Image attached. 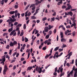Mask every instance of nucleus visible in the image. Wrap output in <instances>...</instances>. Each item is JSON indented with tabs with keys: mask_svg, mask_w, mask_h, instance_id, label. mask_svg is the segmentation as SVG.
Segmentation results:
<instances>
[{
	"mask_svg": "<svg viewBox=\"0 0 77 77\" xmlns=\"http://www.w3.org/2000/svg\"><path fill=\"white\" fill-rule=\"evenodd\" d=\"M35 5V4L31 5L29 8H32V7H34V6Z\"/></svg>",
	"mask_w": 77,
	"mask_h": 77,
	"instance_id": "nucleus-19",
	"label": "nucleus"
},
{
	"mask_svg": "<svg viewBox=\"0 0 77 77\" xmlns=\"http://www.w3.org/2000/svg\"><path fill=\"white\" fill-rule=\"evenodd\" d=\"M53 16H55L56 15V12H54V14H52Z\"/></svg>",
	"mask_w": 77,
	"mask_h": 77,
	"instance_id": "nucleus-52",
	"label": "nucleus"
},
{
	"mask_svg": "<svg viewBox=\"0 0 77 77\" xmlns=\"http://www.w3.org/2000/svg\"><path fill=\"white\" fill-rule=\"evenodd\" d=\"M47 49V46H46L45 47H44L42 48V50H45Z\"/></svg>",
	"mask_w": 77,
	"mask_h": 77,
	"instance_id": "nucleus-24",
	"label": "nucleus"
},
{
	"mask_svg": "<svg viewBox=\"0 0 77 77\" xmlns=\"http://www.w3.org/2000/svg\"><path fill=\"white\" fill-rule=\"evenodd\" d=\"M67 13L68 14H69V15L70 16H72V15H73L72 12H67Z\"/></svg>",
	"mask_w": 77,
	"mask_h": 77,
	"instance_id": "nucleus-8",
	"label": "nucleus"
},
{
	"mask_svg": "<svg viewBox=\"0 0 77 77\" xmlns=\"http://www.w3.org/2000/svg\"><path fill=\"white\" fill-rule=\"evenodd\" d=\"M31 15V13L30 12H29L28 13V17H30V15Z\"/></svg>",
	"mask_w": 77,
	"mask_h": 77,
	"instance_id": "nucleus-49",
	"label": "nucleus"
},
{
	"mask_svg": "<svg viewBox=\"0 0 77 77\" xmlns=\"http://www.w3.org/2000/svg\"><path fill=\"white\" fill-rule=\"evenodd\" d=\"M12 50H10L9 54H10V55H11V54H12V53H12Z\"/></svg>",
	"mask_w": 77,
	"mask_h": 77,
	"instance_id": "nucleus-58",
	"label": "nucleus"
},
{
	"mask_svg": "<svg viewBox=\"0 0 77 77\" xmlns=\"http://www.w3.org/2000/svg\"><path fill=\"white\" fill-rule=\"evenodd\" d=\"M54 75L55 76H56V75H57V72H54Z\"/></svg>",
	"mask_w": 77,
	"mask_h": 77,
	"instance_id": "nucleus-53",
	"label": "nucleus"
},
{
	"mask_svg": "<svg viewBox=\"0 0 77 77\" xmlns=\"http://www.w3.org/2000/svg\"><path fill=\"white\" fill-rule=\"evenodd\" d=\"M48 26L49 27V30H50V29H52V28H53V27H54V26H51V25H48Z\"/></svg>",
	"mask_w": 77,
	"mask_h": 77,
	"instance_id": "nucleus-10",
	"label": "nucleus"
},
{
	"mask_svg": "<svg viewBox=\"0 0 77 77\" xmlns=\"http://www.w3.org/2000/svg\"><path fill=\"white\" fill-rule=\"evenodd\" d=\"M50 36L49 35H48L46 36V39H48V38H49Z\"/></svg>",
	"mask_w": 77,
	"mask_h": 77,
	"instance_id": "nucleus-29",
	"label": "nucleus"
},
{
	"mask_svg": "<svg viewBox=\"0 0 77 77\" xmlns=\"http://www.w3.org/2000/svg\"><path fill=\"white\" fill-rule=\"evenodd\" d=\"M39 69V68H38V66H36V71H38Z\"/></svg>",
	"mask_w": 77,
	"mask_h": 77,
	"instance_id": "nucleus-25",
	"label": "nucleus"
},
{
	"mask_svg": "<svg viewBox=\"0 0 77 77\" xmlns=\"http://www.w3.org/2000/svg\"><path fill=\"white\" fill-rule=\"evenodd\" d=\"M66 28H67V29H70V28H71V26L69 25H68V26H66Z\"/></svg>",
	"mask_w": 77,
	"mask_h": 77,
	"instance_id": "nucleus-35",
	"label": "nucleus"
},
{
	"mask_svg": "<svg viewBox=\"0 0 77 77\" xmlns=\"http://www.w3.org/2000/svg\"><path fill=\"white\" fill-rule=\"evenodd\" d=\"M48 40H46L44 42V44H47V43H48Z\"/></svg>",
	"mask_w": 77,
	"mask_h": 77,
	"instance_id": "nucleus-45",
	"label": "nucleus"
},
{
	"mask_svg": "<svg viewBox=\"0 0 77 77\" xmlns=\"http://www.w3.org/2000/svg\"><path fill=\"white\" fill-rule=\"evenodd\" d=\"M60 35H61V38H63V32H61L60 33Z\"/></svg>",
	"mask_w": 77,
	"mask_h": 77,
	"instance_id": "nucleus-15",
	"label": "nucleus"
},
{
	"mask_svg": "<svg viewBox=\"0 0 77 77\" xmlns=\"http://www.w3.org/2000/svg\"><path fill=\"white\" fill-rule=\"evenodd\" d=\"M18 33L17 34L18 35H20V30H18L17 31Z\"/></svg>",
	"mask_w": 77,
	"mask_h": 77,
	"instance_id": "nucleus-43",
	"label": "nucleus"
},
{
	"mask_svg": "<svg viewBox=\"0 0 77 77\" xmlns=\"http://www.w3.org/2000/svg\"><path fill=\"white\" fill-rule=\"evenodd\" d=\"M12 30H13V27H11V29H9L8 31L9 32H10L11 31H12Z\"/></svg>",
	"mask_w": 77,
	"mask_h": 77,
	"instance_id": "nucleus-14",
	"label": "nucleus"
},
{
	"mask_svg": "<svg viewBox=\"0 0 77 77\" xmlns=\"http://www.w3.org/2000/svg\"><path fill=\"white\" fill-rule=\"evenodd\" d=\"M72 7L71 6V5H69L67 6V8H66V11H67L68 10H69L70 9H72Z\"/></svg>",
	"mask_w": 77,
	"mask_h": 77,
	"instance_id": "nucleus-4",
	"label": "nucleus"
},
{
	"mask_svg": "<svg viewBox=\"0 0 77 77\" xmlns=\"http://www.w3.org/2000/svg\"><path fill=\"white\" fill-rule=\"evenodd\" d=\"M52 34V31H50L49 32V35H51Z\"/></svg>",
	"mask_w": 77,
	"mask_h": 77,
	"instance_id": "nucleus-36",
	"label": "nucleus"
},
{
	"mask_svg": "<svg viewBox=\"0 0 77 77\" xmlns=\"http://www.w3.org/2000/svg\"><path fill=\"white\" fill-rule=\"evenodd\" d=\"M72 33V36H75V31L73 32Z\"/></svg>",
	"mask_w": 77,
	"mask_h": 77,
	"instance_id": "nucleus-48",
	"label": "nucleus"
},
{
	"mask_svg": "<svg viewBox=\"0 0 77 77\" xmlns=\"http://www.w3.org/2000/svg\"><path fill=\"white\" fill-rule=\"evenodd\" d=\"M30 5L29 4L26 8L25 9L26 10H27V9H28V8L30 6Z\"/></svg>",
	"mask_w": 77,
	"mask_h": 77,
	"instance_id": "nucleus-31",
	"label": "nucleus"
},
{
	"mask_svg": "<svg viewBox=\"0 0 77 77\" xmlns=\"http://www.w3.org/2000/svg\"><path fill=\"white\" fill-rule=\"evenodd\" d=\"M30 49H27L26 51V53H30Z\"/></svg>",
	"mask_w": 77,
	"mask_h": 77,
	"instance_id": "nucleus-39",
	"label": "nucleus"
},
{
	"mask_svg": "<svg viewBox=\"0 0 77 77\" xmlns=\"http://www.w3.org/2000/svg\"><path fill=\"white\" fill-rule=\"evenodd\" d=\"M37 71H38V72L39 74H41V73L42 72V68H40V70Z\"/></svg>",
	"mask_w": 77,
	"mask_h": 77,
	"instance_id": "nucleus-13",
	"label": "nucleus"
},
{
	"mask_svg": "<svg viewBox=\"0 0 77 77\" xmlns=\"http://www.w3.org/2000/svg\"><path fill=\"white\" fill-rule=\"evenodd\" d=\"M63 48H62V49L60 48L59 49V51L60 52L61 51H63Z\"/></svg>",
	"mask_w": 77,
	"mask_h": 77,
	"instance_id": "nucleus-28",
	"label": "nucleus"
},
{
	"mask_svg": "<svg viewBox=\"0 0 77 77\" xmlns=\"http://www.w3.org/2000/svg\"><path fill=\"white\" fill-rule=\"evenodd\" d=\"M36 22L37 23H39L40 22V20H36Z\"/></svg>",
	"mask_w": 77,
	"mask_h": 77,
	"instance_id": "nucleus-63",
	"label": "nucleus"
},
{
	"mask_svg": "<svg viewBox=\"0 0 77 77\" xmlns=\"http://www.w3.org/2000/svg\"><path fill=\"white\" fill-rule=\"evenodd\" d=\"M23 29H26V24H24L23 25Z\"/></svg>",
	"mask_w": 77,
	"mask_h": 77,
	"instance_id": "nucleus-32",
	"label": "nucleus"
},
{
	"mask_svg": "<svg viewBox=\"0 0 77 77\" xmlns=\"http://www.w3.org/2000/svg\"><path fill=\"white\" fill-rule=\"evenodd\" d=\"M47 19V18L46 17H44L42 19V20L43 21H45V20H46Z\"/></svg>",
	"mask_w": 77,
	"mask_h": 77,
	"instance_id": "nucleus-33",
	"label": "nucleus"
},
{
	"mask_svg": "<svg viewBox=\"0 0 77 77\" xmlns=\"http://www.w3.org/2000/svg\"><path fill=\"white\" fill-rule=\"evenodd\" d=\"M36 43H37V45H39V40H38L37 42H36Z\"/></svg>",
	"mask_w": 77,
	"mask_h": 77,
	"instance_id": "nucleus-51",
	"label": "nucleus"
},
{
	"mask_svg": "<svg viewBox=\"0 0 77 77\" xmlns=\"http://www.w3.org/2000/svg\"><path fill=\"white\" fill-rule=\"evenodd\" d=\"M57 67H56L55 68V72H57Z\"/></svg>",
	"mask_w": 77,
	"mask_h": 77,
	"instance_id": "nucleus-56",
	"label": "nucleus"
},
{
	"mask_svg": "<svg viewBox=\"0 0 77 77\" xmlns=\"http://www.w3.org/2000/svg\"><path fill=\"white\" fill-rule=\"evenodd\" d=\"M21 26H22V24H21L19 23L18 24L17 27H21Z\"/></svg>",
	"mask_w": 77,
	"mask_h": 77,
	"instance_id": "nucleus-30",
	"label": "nucleus"
},
{
	"mask_svg": "<svg viewBox=\"0 0 77 77\" xmlns=\"http://www.w3.org/2000/svg\"><path fill=\"white\" fill-rule=\"evenodd\" d=\"M61 42H65L66 41V39L64 38H62L61 39Z\"/></svg>",
	"mask_w": 77,
	"mask_h": 77,
	"instance_id": "nucleus-16",
	"label": "nucleus"
},
{
	"mask_svg": "<svg viewBox=\"0 0 77 77\" xmlns=\"http://www.w3.org/2000/svg\"><path fill=\"white\" fill-rule=\"evenodd\" d=\"M9 68H8V66L6 65H5L4 66V69L3 71V74L4 75L6 74V72L8 70Z\"/></svg>",
	"mask_w": 77,
	"mask_h": 77,
	"instance_id": "nucleus-1",
	"label": "nucleus"
},
{
	"mask_svg": "<svg viewBox=\"0 0 77 77\" xmlns=\"http://www.w3.org/2000/svg\"><path fill=\"white\" fill-rule=\"evenodd\" d=\"M63 25H60V26H59V29H60V28H61V27H62V28H63Z\"/></svg>",
	"mask_w": 77,
	"mask_h": 77,
	"instance_id": "nucleus-40",
	"label": "nucleus"
},
{
	"mask_svg": "<svg viewBox=\"0 0 77 77\" xmlns=\"http://www.w3.org/2000/svg\"><path fill=\"white\" fill-rule=\"evenodd\" d=\"M14 13H15V12L14 11H10L9 12L10 14H11V15H13V14H14Z\"/></svg>",
	"mask_w": 77,
	"mask_h": 77,
	"instance_id": "nucleus-18",
	"label": "nucleus"
},
{
	"mask_svg": "<svg viewBox=\"0 0 77 77\" xmlns=\"http://www.w3.org/2000/svg\"><path fill=\"white\" fill-rule=\"evenodd\" d=\"M36 29H35L32 32V34H34V33H35V31H36Z\"/></svg>",
	"mask_w": 77,
	"mask_h": 77,
	"instance_id": "nucleus-42",
	"label": "nucleus"
},
{
	"mask_svg": "<svg viewBox=\"0 0 77 77\" xmlns=\"http://www.w3.org/2000/svg\"><path fill=\"white\" fill-rule=\"evenodd\" d=\"M9 47H10V46L9 45H7V46L5 47L6 48H7V49H9Z\"/></svg>",
	"mask_w": 77,
	"mask_h": 77,
	"instance_id": "nucleus-22",
	"label": "nucleus"
},
{
	"mask_svg": "<svg viewBox=\"0 0 77 77\" xmlns=\"http://www.w3.org/2000/svg\"><path fill=\"white\" fill-rule=\"evenodd\" d=\"M22 74L23 75H26V72H22Z\"/></svg>",
	"mask_w": 77,
	"mask_h": 77,
	"instance_id": "nucleus-60",
	"label": "nucleus"
},
{
	"mask_svg": "<svg viewBox=\"0 0 77 77\" xmlns=\"http://www.w3.org/2000/svg\"><path fill=\"white\" fill-rule=\"evenodd\" d=\"M20 60L21 61H23V60H25V59H24V58L22 57L21 58Z\"/></svg>",
	"mask_w": 77,
	"mask_h": 77,
	"instance_id": "nucleus-41",
	"label": "nucleus"
},
{
	"mask_svg": "<svg viewBox=\"0 0 77 77\" xmlns=\"http://www.w3.org/2000/svg\"><path fill=\"white\" fill-rule=\"evenodd\" d=\"M31 18L32 20H35L36 19V17L35 16H32L31 17Z\"/></svg>",
	"mask_w": 77,
	"mask_h": 77,
	"instance_id": "nucleus-17",
	"label": "nucleus"
},
{
	"mask_svg": "<svg viewBox=\"0 0 77 77\" xmlns=\"http://www.w3.org/2000/svg\"><path fill=\"white\" fill-rule=\"evenodd\" d=\"M59 47H56L54 49V51H57L59 49Z\"/></svg>",
	"mask_w": 77,
	"mask_h": 77,
	"instance_id": "nucleus-20",
	"label": "nucleus"
},
{
	"mask_svg": "<svg viewBox=\"0 0 77 77\" xmlns=\"http://www.w3.org/2000/svg\"><path fill=\"white\" fill-rule=\"evenodd\" d=\"M9 18H10V19H8V20H7V22L8 23H9L10 21H11V22H14V21H16V19L15 18L12 19L11 17H9Z\"/></svg>",
	"mask_w": 77,
	"mask_h": 77,
	"instance_id": "nucleus-2",
	"label": "nucleus"
},
{
	"mask_svg": "<svg viewBox=\"0 0 77 77\" xmlns=\"http://www.w3.org/2000/svg\"><path fill=\"white\" fill-rule=\"evenodd\" d=\"M64 66H66V61L65 60L64 61Z\"/></svg>",
	"mask_w": 77,
	"mask_h": 77,
	"instance_id": "nucleus-44",
	"label": "nucleus"
},
{
	"mask_svg": "<svg viewBox=\"0 0 77 77\" xmlns=\"http://www.w3.org/2000/svg\"><path fill=\"white\" fill-rule=\"evenodd\" d=\"M66 47V45L63 44L62 46V48H65Z\"/></svg>",
	"mask_w": 77,
	"mask_h": 77,
	"instance_id": "nucleus-50",
	"label": "nucleus"
},
{
	"mask_svg": "<svg viewBox=\"0 0 77 77\" xmlns=\"http://www.w3.org/2000/svg\"><path fill=\"white\" fill-rule=\"evenodd\" d=\"M17 52H15L13 54V56H15V55H16V54H17Z\"/></svg>",
	"mask_w": 77,
	"mask_h": 77,
	"instance_id": "nucleus-37",
	"label": "nucleus"
},
{
	"mask_svg": "<svg viewBox=\"0 0 77 77\" xmlns=\"http://www.w3.org/2000/svg\"><path fill=\"white\" fill-rule=\"evenodd\" d=\"M15 30H13L11 32V33L10 34V36H12V35H13V34H14V33H15Z\"/></svg>",
	"mask_w": 77,
	"mask_h": 77,
	"instance_id": "nucleus-7",
	"label": "nucleus"
},
{
	"mask_svg": "<svg viewBox=\"0 0 77 77\" xmlns=\"http://www.w3.org/2000/svg\"><path fill=\"white\" fill-rule=\"evenodd\" d=\"M18 7V5H14V8L15 9H17Z\"/></svg>",
	"mask_w": 77,
	"mask_h": 77,
	"instance_id": "nucleus-34",
	"label": "nucleus"
},
{
	"mask_svg": "<svg viewBox=\"0 0 77 77\" xmlns=\"http://www.w3.org/2000/svg\"><path fill=\"white\" fill-rule=\"evenodd\" d=\"M9 45L10 47H13L14 46V43L12 42H10Z\"/></svg>",
	"mask_w": 77,
	"mask_h": 77,
	"instance_id": "nucleus-12",
	"label": "nucleus"
},
{
	"mask_svg": "<svg viewBox=\"0 0 77 77\" xmlns=\"http://www.w3.org/2000/svg\"><path fill=\"white\" fill-rule=\"evenodd\" d=\"M60 72L61 73H62V72H63V68H61L60 69Z\"/></svg>",
	"mask_w": 77,
	"mask_h": 77,
	"instance_id": "nucleus-47",
	"label": "nucleus"
},
{
	"mask_svg": "<svg viewBox=\"0 0 77 77\" xmlns=\"http://www.w3.org/2000/svg\"><path fill=\"white\" fill-rule=\"evenodd\" d=\"M66 66H68L69 67V66H70V65H69V63H67L66 64Z\"/></svg>",
	"mask_w": 77,
	"mask_h": 77,
	"instance_id": "nucleus-61",
	"label": "nucleus"
},
{
	"mask_svg": "<svg viewBox=\"0 0 77 77\" xmlns=\"http://www.w3.org/2000/svg\"><path fill=\"white\" fill-rule=\"evenodd\" d=\"M55 18H54V17H53V18H51L50 19L51 22H52V21H54L55 20Z\"/></svg>",
	"mask_w": 77,
	"mask_h": 77,
	"instance_id": "nucleus-11",
	"label": "nucleus"
},
{
	"mask_svg": "<svg viewBox=\"0 0 77 77\" xmlns=\"http://www.w3.org/2000/svg\"><path fill=\"white\" fill-rule=\"evenodd\" d=\"M30 52H29L28 54V57H27V59H29V58L30 57Z\"/></svg>",
	"mask_w": 77,
	"mask_h": 77,
	"instance_id": "nucleus-46",
	"label": "nucleus"
},
{
	"mask_svg": "<svg viewBox=\"0 0 77 77\" xmlns=\"http://www.w3.org/2000/svg\"><path fill=\"white\" fill-rule=\"evenodd\" d=\"M41 3H42L41 1H37V2L35 3V5H38V4H40Z\"/></svg>",
	"mask_w": 77,
	"mask_h": 77,
	"instance_id": "nucleus-6",
	"label": "nucleus"
},
{
	"mask_svg": "<svg viewBox=\"0 0 77 77\" xmlns=\"http://www.w3.org/2000/svg\"><path fill=\"white\" fill-rule=\"evenodd\" d=\"M18 24V22H15L14 23V26H16Z\"/></svg>",
	"mask_w": 77,
	"mask_h": 77,
	"instance_id": "nucleus-62",
	"label": "nucleus"
},
{
	"mask_svg": "<svg viewBox=\"0 0 77 77\" xmlns=\"http://www.w3.org/2000/svg\"><path fill=\"white\" fill-rule=\"evenodd\" d=\"M33 68V67L32 66H29L28 67V68L27 69V71H29V70H30V69H32Z\"/></svg>",
	"mask_w": 77,
	"mask_h": 77,
	"instance_id": "nucleus-9",
	"label": "nucleus"
},
{
	"mask_svg": "<svg viewBox=\"0 0 77 77\" xmlns=\"http://www.w3.org/2000/svg\"><path fill=\"white\" fill-rule=\"evenodd\" d=\"M22 41L23 42L24 41V36H23L22 38Z\"/></svg>",
	"mask_w": 77,
	"mask_h": 77,
	"instance_id": "nucleus-54",
	"label": "nucleus"
},
{
	"mask_svg": "<svg viewBox=\"0 0 77 77\" xmlns=\"http://www.w3.org/2000/svg\"><path fill=\"white\" fill-rule=\"evenodd\" d=\"M13 44L14 45H17V41H14L13 42Z\"/></svg>",
	"mask_w": 77,
	"mask_h": 77,
	"instance_id": "nucleus-26",
	"label": "nucleus"
},
{
	"mask_svg": "<svg viewBox=\"0 0 77 77\" xmlns=\"http://www.w3.org/2000/svg\"><path fill=\"white\" fill-rule=\"evenodd\" d=\"M71 55H72V54H71L70 55H69V57H67V58H68V59H70V58H71V57L70 56H71Z\"/></svg>",
	"mask_w": 77,
	"mask_h": 77,
	"instance_id": "nucleus-59",
	"label": "nucleus"
},
{
	"mask_svg": "<svg viewBox=\"0 0 77 77\" xmlns=\"http://www.w3.org/2000/svg\"><path fill=\"white\" fill-rule=\"evenodd\" d=\"M54 32L55 34L56 33V29H54Z\"/></svg>",
	"mask_w": 77,
	"mask_h": 77,
	"instance_id": "nucleus-64",
	"label": "nucleus"
},
{
	"mask_svg": "<svg viewBox=\"0 0 77 77\" xmlns=\"http://www.w3.org/2000/svg\"><path fill=\"white\" fill-rule=\"evenodd\" d=\"M44 32H48V30H49V28L48 26H46L45 27Z\"/></svg>",
	"mask_w": 77,
	"mask_h": 77,
	"instance_id": "nucleus-3",
	"label": "nucleus"
},
{
	"mask_svg": "<svg viewBox=\"0 0 77 77\" xmlns=\"http://www.w3.org/2000/svg\"><path fill=\"white\" fill-rule=\"evenodd\" d=\"M66 6L63 5L62 6V8L63 9H64V8H66Z\"/></svg>",
	"mask_w": 77,
	"mask_h": 77,
	"instance_id": "nucleus-27",
	"label": "nucleus"
},
{
	"mask_svg": "<svg viewBox=\"0 0 77 77\" xmlns=\"http://www.w3.org/2000/svg\"><path fill=\"white\" fill-rule=\"evenodd\" d=\"M73 70H72L69 73V74H68V77H70V75H71L72 76V74H73Z\"/></svg>",
	"mask_w": 77,
	"mask_h": 77,
	"instance_id": "nucleus-5",
	"label": "nucleus"
},
{
	"mask_svg": "<svg viewBox=\"0 0 77 77\" xmlns=\"http://www.w3.org/2000/svg\"><path fill=\"white\" fill-rule=\"evenodd\" d=\"M19 55H20V54H19V53H17V55H16V57H18V56H19Z\"/></svg>",
	"mask_w": 77,
	"mask_h": 77,
	"instance_id": "nucleus-57",
	"label": "nucleus"
},
{
	"mask_svg": "<svg viewBox=\"0 0 77 77\" xmlns=\"http://www.w3.org/2000/svg\"><path fill=\"white\" fill-rule=\"evenodd\" d=\"M38 32H39V31H38V30H36L35 34L36 35V34H37V33H38Z\"/></svg>",
	"mask_w": 77,
	"mask_h": 77,
	"instance_id": "nucleus-55",
	"label": "nucleus"
},
{
	"mask_svg": "<svg viewBox=\"0 0 77 77\" xmlns=\"http://www.w3.org/2000/svg\"><path fill=\"white\" fill-rule=\"evenodd\" d=\"M65 74V72H63V73H61L60 74V77H61L62 75H64V74Z\"/></svg>",
	"mask_w": 77,
	"mask_h": 77,
	"instance_id": "nucleus-21",
	"label": "nucleus"
},
{
	"mask_svg": "<svg viewBox=\"0 0 77 77\" xmlns=\"http://www.w3.org/2000/svg\"><path fill=\"white\" fill-rule=\"evenodd\" d=\"M25 42H28V38H27L26 37H25Z\"/></svg>",
	"mask_w": 77,
	"mask_h": 77,
	"instance_id": "nucleus-23",
	"label": "nucleus"
},
{
	"mask_svg": "<svg viewBox=\"0 0 77 77\" xmlns=\"http://www.w3.org/2000/svg\"><path fill=\"white\" fill-rule=\"evenodd\" d=\"M2 60L3 62H5V60H6V59L5 58H3L2 59Z\"/></svg>",
	"mask_w": 77,
	"mask_h": 77,
	"instance_id": "nucleus-38",
	"label": "nucleus"
}]
</instances>
